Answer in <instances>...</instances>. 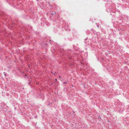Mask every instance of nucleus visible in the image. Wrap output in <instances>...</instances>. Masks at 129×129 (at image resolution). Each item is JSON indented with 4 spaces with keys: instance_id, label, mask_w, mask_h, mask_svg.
Wrapping results in <instances>:
<instances>
[{
    "instance_id": "obj_2",
    "label": "nucleus",
    "mask_w": 129,
    "mask_h": 129,
    "mask_svg": "<svg viewBox=\"0 0 129 129\" xmlns=\"http://www.w3.org/2000/svg\"><path fill=\"white\" fill-rule=\"evenodd\" d=\"M51 14H52V15H53V14H54V13H51Z\"/></svg>"
},
{
    "instance_id": "obj_3",
    "label": "nucleus",
    "mask_w": 129,
    "mask_h": 129,
    "mask_svg": "<svg viewBox=\"0 0 129 129\" xmlns=\"http://www.w3.org/2000/svg\"><path fill=\"white\" fill-rule=\"evenodd\" d=\"M55 80H56V81H57V79H55Z\"/></svg>"
},
{
    "instance_id": "obj_1",
    "label": "nucleus",
    "mask_w": 129,
    "mask_h": 129,
    "mask_svg": "<svg viewBox=\"0 0 129 129\" xmlns=\"http://www.w3.org/2000/svg\"><path fill=\"white\" fill-rule=\"evenodd\" d=\"M66 83H66V82H64L63 83V84H66Z\"/></svg>"
},
{
    "instance_id": "obj_4",
    "label": "nucleus",
    "mask_w": 129,
    "mask_h": 129,
    "mask_svg": "<svg viewBox=\"0 0 129 129\" xmlns=\"http://www.w3.org/2000/svg\"><path fill=\"white\" fill-rule=\"evenodd\" d=\"M25 76H26V75H25Z\"/></svg>"
}]
</instances>
